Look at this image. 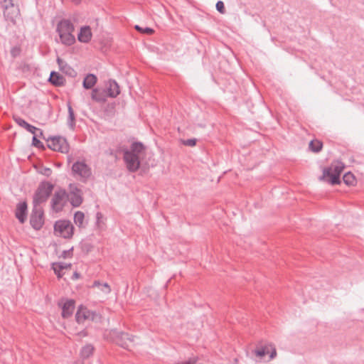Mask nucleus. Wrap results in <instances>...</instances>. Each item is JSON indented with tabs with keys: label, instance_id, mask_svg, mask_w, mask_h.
Here are the masks:
<instances>
[{
	"label": "nucleus",
	"instance_id": "b1692460",
	"mask_svg": "<svg viewBox=\"0 0 364 364\" xmlns=\"http://www.w3.org/2000/svg\"><path fill=\"white\" fill-rule=\"evenodd\" d=\"M85 219V215L81 211H77L74 215V222L75 225L79 228L84 227L83 223Z\"/></svg>",
	"mask_w": 364,
	"mask_h": 364
},
{
	"label": "nucleus",
	"instance_id": "412c9836",
	"mask_svg": "<svg viewBox=\"0 0 364 364\" xmlns=\"http://www.w3.org/2000/svg\"><path fill=\"white\" fill-rule=\"evenodd\" d=\"M71 264H67L65 262H55L52 264V268L55 272V274L57 275L58 278H61L63 277V274L61 272L63 269L70 268Z\"/></svg>",
	"mask_w": 364,
	"mask_h": 364
},
{
	"label": "nucleus",
	"instance_id": "0eeeda50",
	"mask_svg": "<svg viewBox=\"0 0 364 364\" xmlns=\"http://www.w3.org/2000/svg\"><path fill=\"white\" fill-rule=\"evenodd\" d=\"M74 227L69 220H60L54 224L55 235L65 239H70L73 235Z\"/></svg>",
	"mask_w": 364,
	"mask_h": 364
},
{
	"label": "nucleus",
	"instance_id": "c9c22d12",
	"mask_svg": "<svg viewBox=\"0 0 364 364\" xmlns=\"http://www.w3.org/2000/svg\"><path fill=\"white\" fill-rule=\"evenodd\" d=\"M182 144L183 145L188 146H194L196 144V139H184L182 141Z\"/></svg>",
	"mask_w": 364,
	"mask_h": 364
},
{
	"label": "nucleus",
	"instance_id": "423d86ee",
	"mask_svg": "<svg viewBox=\"0 0 364 364\" xmlns=\"http://www.w3.org/2000/svg\"><path fill=\"white\" fill-rule=\"evenodd\" d=\"M72 175L85 182L92 175L91 168L83 161H75L71 168Z\"/></svg>",
	"mask_w": 364,
	"mask_h": 364
},
{
	"label": "nucleus",
	"instance_id": "20e7f679",
	"mask_svg": "<svg viewBox=\"0 0 364 364\" xmlns=\"http://www.w3.org/2000/svg\"><path fill=\"white\" fill-rule=\"evenodd\" d=\"M343 168L344 166L342 163H337L330 167L324 168L323 169V174L319 177V180H324L326 177H328V182L331 184H339L341 183L340 175Z\"/></svg>",
	"mask_w": 364,
	"mask_h": 364
},
{
	"label": "nucleus",
	"instance_id": "f8f14e48",
	"mask_svg": "<svg viewBox=\"0 0 364 364\" xmlns=\"http://www.w3.org/2000/svg\"><path fill=\"white\" fill-rule=\"evenodd\" d=\"M68 200L73 207H79L82 201V192L75 184H70L69 187Z\"/></svg>",
	"mask_w": 364,
	"mask_h": 364
},
{
	"label": "nucleus",
	"instance_id": "cd10ccee",
	"mask_svg": "<svg viewBox=\"0 0 364 364\" xmlns=\"http://www.w3.org/2000/svg\"><path fill=\"white\" fill-rule=\"evenodd\" d=\"M68 125L73 129L75 126V114L73 109L70 105H68Z\"/></svg>",
	"mask_w": 364,
	"mask_h": 364
},
{
	"label": "nucleus",
	"instance_id": "4be33fe9",
	"mask_svg": "<svg viewBox=\"0 0 364 364\" xmlns=\"http://www.w3.org/2000/svg\"><path fill=\"white\" fill-rule=\"evenodd\" d=\"M97 77L94 74H88L84 78L82 85L85 89H91L97 82Z\"/></svg>",
	"mask_w": 364,
	"mask_h": 364
},
{
	"label": "nucleus",
	"instance_id": "a19ab883",
	"mask_svg": "<svg viewBox=\"0 0 364 364\" xmlns=\"http://www.w3.org/2000/svg\"><path fill=\"white\" fill-rule=\"evenodd\" d=\"M68 163H70V161H71V157H68Z\"/></svg>",
	"mask_w": 364,
	"mask_h": 364
},
{
	"label": "nucleus",
	"instance_id": "e433bc0d",
	"mask_svg": "<svg viewBox=\"0 0 364 364\" xmlns=\"http://www.w3.org/2000/svg\"><path fill=\"white\" fill-rule=\"evenodd\" d=\"M73 248L71 247L70 249H69L68 250L63 251V252L61 254V257H63L64 259H65L67 257H71L73 255Z\"/></svg>",
	"mask_w": 364,
	"mask_h": 364
},
{
	"label": "nucleus",
	"instance_id": "6ab92c4d",
	"mask_svg": "<svg viewBox=\"0 0 364 364\" xmlns=\"http://www.w3.org/2000/svg\"><path fill=\"white\" fill-rule=\"evenodd\" d=\"M57 63L58 64L60 70L63 73L70 77H74L76 75V72L75 71V70L72 68L65 61H64L60 58H58Z\"/></svg>",
	"mask_w": 364,
	"mask_h": 364
},
{
	"label": "nucleus",
	"instance_id": "6e6552de",
	"mask_svg": "<svg viewBox=\"0 0 364 364\" xmlns=\"http://www.w3.org/2000/svg\"><path fill=\"white\" fill-rule=\"evenodd\" d=\"M112 336L114 337V341L122 348L131 350V348L134 346V336L129 335L128 333L119 331L117 330H112Z\"/></svg>",
	"mask_w": 364,
	"mask_h": 364
},
{
	"label": "nucleus",
	"instance_id": "5701e85b",
	"mask_svg": "<svg viewBox=\"0 0 364 364\" xmlns=\"http://www.w3.org/2000/svg\"><path fill=\"white\" fill-rule=\"evenodd\" d=\"M93 351V346L91 344H87L82 348L80 350V356L83 359L88 358L90 355H92Z\"/></svg>",
	"mask_w": 364,
	"mask_h": 364
},
{
	"label": "nucleus",
	"instance_id": "ddd939ff",
	"mask_svg": "<svg viewBox=\"0 0 364 364\" xmlns=\"http://www.w3.org/2000/svg\"><path fill=\"white\" fill-rule=\"evenodd\" d=\"M97 316L95 311H90L83 306H80L75 314V320L78 323H82L86 320L94 321Z\"/></svg>",
	"mask_w": 364,
	"mask_h": 364
},
{
	"label": "nucleus",
	"instance_id": "4c0bfd02",
	"mask_svg": "<svg viewBox=\"0 0 364 364\" xmlns=\"http://www.w3.org/2000/svg\"><path fill=\"white\" fill-rule=\"evenodd\" d=\"M51 173H52V171H51V169H50V168H46L44 169V171H43V174H44V175L47 176H49L51 174Z\"/></svg>",
	"mask_w": 364,
	"mask_h": 364
},
{
	"label": "nucleus",
	"instance_id": "79ce46f5",
	"mask_svg": "<svg viewBox=\"0 0 364 364\" xmlns=\"http://www.w3.org/2000/svg\"><path fill=\"white\" fill-rule=\"evenodd\" d=\"M97 218H99V216L100 215V213H98L97 214Z\"/></svg>",
	"mask_w": 364,
	"mask_h": 364
},
{
	"label": "nucleus",
	"instance_id": "ea45409f",
	"mask_svg": "<svg viewBox=\"0 0 364 364\" xmlns=\"http://www.w3.org/2000/svg\"><path fill=\"white\" fill-rule=\"evenodd\" d=\"M73 364H83L82 361H76Z\"/></svg>",
	"mask_w": 364,
	"mask_h": 364
},
{
	"label": "nucleus",
	"instance_id": "a211bd4d",
	"mask_svg": "<svg viewBox=\"0 0 364 364\" xmlns=\"http://www.w3.org/2000/svg\"><path fill=\"white\" fill-rule=\"evenodd\" d=\"M92 36L90 27L85 26L81 27L77 35V39L81 43H87L91 40Z\"/></svg>",
	"mask_w": 364,
	"mask_h": 364
},
{
	"label": "nucleus",
	"instance_id": "a878e982",
	"mask_svg": "<svg viewBox=\"0 0 364 364\" xmlns=\"http://www.w3.org/2000/svg\"><path fill=\"white\" fill-rule=\"evenodd\" d=\"M93 287H98L103 293L108 294L111 292V288L107 283H100L99 281H95Z\"/></svg>",
	"mask_w": 364,
	"mask_h": 364
},
{
	"label": "nucleus",
	"instance_id": "39448f33",
	"mask_svg": "<svg viewBox=\"0 0 364 364\" xmlns=\"http://www.w3.org/2000/svg\"><path fill=\"white\" fill-rule=\"evenodd\" d=\"M1 4L5 20L15 24L16 18L20 15L18 6L14 4V0H4Z\"/></svg>",
	"mask_w": 364,
	"mask_h": 364
},
{
	"label": "nucleus",
	"instance_id": "4468645a",
	"mask_svg": "<svg viewBox=\"0 0 364 364\" xmlns=\"http://www.w3.org/2000/svg\"><path fill=\"white\" fill-rule=\"evenodd\" d=\"M75 302L73 299H63L58 302L62 309V317L68 318L72 316L75 309Z\"/></svg>",
	"mask_w": 364,
	"mask_h": 364
},
{
	"label": "nucleus",
	"instance_id": "2eb2a0df",
	"mask_svg": "<svg viewBox=\"0 0 364 364\" xmlns=\"http://www.w3.org/2000/svg\"><path fill=\"white\" fill-rule=\"evenodd\" d=\"M28 205L26 201L17 204L15 215L21 223H24L27 218Z\"/></svg>",
	"mask_w": 364,
	"mask_h": 364
},
{
	"label": "nucleus",
	"instance_id": "f257e3e1",
	"mask_svg": "<svg viewBox=\"0 0 364 364\" xmlns=\"http://www.w3.org/2000/svg\"><path fill=\"white\" fill-rule=\"evenodd\" d=\"M145 149L141 142L136 141L131 144L129 150L124 151L123 159L129 171L134 173L139 168Z\"/></svg>",
	"mask_w": 364,
	"mask_h": 364
},
{
	"label": "nucleus",
	"instance_id": "9b49d317",
	"mask_svg": "<svg viewBox=\"0 0 364 364\" xmlns=\"http://www.w3.org/2000/svg\"><path fill=\"white\" fill-rule=\"evenodd\" d=\"M48 147L55 151L67 153L69 151V145L66 139L62 136H53L47 139Z\"/></svg>",
	"mask_w": 364,
	"mask_h": 364
},
{
	"label": "nucleus",
	"instance_id": "473e14b6",
	"mask_svg": "<svg viewBox=\"0 0 364 364\" xmlns=\"http://www.w3.org/2000/svg\"><path fill=\"white\" fill-rule=\"evenodd\" d=\"M135 29L143 33H146V34H152L154 33V30L152 28H149V27L142 28L141 27H140L138 25L135 26Z\"/></svg>",
	"mask_w": 364,
	"mask_h": 364
},
{
	"label": "nucleus",
	"instance_id": "c85d7f7f",
	"mask_svg": "<svg viewBox=\"0 0 364 364\" xmlns=\"http://www.w3.org/2000/svg\"><path fill=\"white\" fill-rule=\"evenodd\" d=\"M254 354L257 357H263L264 355L268 353V344L260 348H257L253 350Z\"/></svg>",
	"mask_w": 364,
	"mask_h": 364
},
{
	"label": "nucleus",
	"instance_id": "bb28decb",
	"mask_svg": "<svg viewBox=\"0 0 364 364\" xmlns=\"http://www.w3.org/2000/svg\"><path fill=\"white\" fill-rule=\"evenodd\" d=\"M343 181L346 185L353 186L355 183V178L352 173L348 172L343 175Z\"/></svg>",
	"mask_w": 364,
	"mask_h": 364
},
{
	"label": "nucleus",
	"instance_id": "f3484780",
	"mask_svg": "<svg viewBox=\"0 0 364 364\" xmlns=\"http://www.w3.org/2000/svg\"><path fill=\"white\" fill-rule=\"evenodd\" d=\"M107 97V90L95 88L92 91L91 98L97 102H105Z\"/></svg>",
	"mask_w": 364,
	"mask_h": 364
},
{
	"label": "nucleus",
	"instance_id": "58836bf2",
	"mask_svg": "<svg viewBox=\"0 0 364 364\" xmlns=\"http://www.w3.org/2000/svg\"><path fill=\"white\" fill-rule=\"evenodd\" d=\"M80 277V274L77 273V272H74L73 275V279H78Z\"/></svg>",
	"mask_w": 364,
	"mask_h": 364
},
{
	"label": "nucleus",
	"instance_id": "9d476101",
	"mask_svg": "<svg viewBox=\"0 0 364 364\" xmlns=\"http://www.w3.org/2000/svg\"><path fill=\"white\" fill-rule=\"evenodd\" d=\"M30 224L36 230H41L44 225V212L41 206H33L30 215Z\"/></svg>",
	"mask_w": 364,
	"mask_h": 364
},
{
	"label": "nucleus",
	"instance_id": "f03ea898",
	"mask_svg": "<svg viewBox=\"0 0 364 364\" xmlns=\"http://www.w3.org/2000/svg\"><path fill=\"white\" fill-rule=\"evenodd\" d=\"M75 26L69 19L60 20L56 27L60 41L62 44L70 46L75 43V37L73 35Z\"/></svg>",
	"mask_w": 364,
	"mask_h": 364
},
{
	"label": "nucleus",
	"instance_id": "2f4dec72",
	"mask_svg": "<svg viewBox=\"0 0 364 364\" xmlns=\"http://www.w3.org/2000/svg\"><path fill=\"white\" fill-rule=\"evenodd\" d=\"M215 7L217 11L222 14H224L226 11L224 3L222 1H218L215 4Z\"/></svg>",
	"mask_w": 364,
	"mask_h": 364
},
{
	"label": "nucleus",
	"instance_id": "7c9ffc66",
	"mask_svg": "<svg viewBox=\"0 0 364 364\" xmlns=\"http://www.w3.org/2000/svg\"><path fill=\"white\" fill-rule=\"evenodd\" d=\"M38 135H34L32 139V144L39 149H44L43 144L37 138Z\"/></svg>",
	"mask_w": 364,
	"mask_h": 364
},
{
	"label": "nucleus",
	"instance_id": "7ed1b4c3",
	"mask_svg": "<svg viewBox=\"0 0 364 364\" xmlns=\"http://www.w3.org/2000/svg\"><path fill=\"white\" fill-rule=\"evenodd\" d=\"M54 186L49 181L41 182L33 196V206H41L47 201L52 193Z\"/></svg>",
	"mask_w": 364,
	"mask_h": 364
},
{
	"label": "nucleus",
	"instance_id": "dca6fc26",
	"mask_svg": "<svg viewBox=\"0 0 364 364\" xmlns=\"http://www.w3.org/2000/svg\"><path fill=\"white\" fill-rule=\"evenodd\" d=\"M107 93L109 97L114 98L120 93L119 86L114 80H109L107 84Z\"/></svg>",
	"mask_w": 364,
	"mask_h": 364
},
{
	"label": "nucleus",
	"instance_id": "aec40b11",
	"mask_svg": "<svg viewBox=\"0 0 364 364\" xmlns=\"http://www.w3.org/2000/svg\"><path fill=\"white\" fill-rule=\"evenodd\" d=\"M48 80L52 85L55 86H62L65 82L64 77L55 71H52L50 73Z\"/></svg>",
	"mask_w": 364,
	"mask_h": 364
},
{
	"label": "nucleus",
	"instance_id": "1a4fd4ad",
	"mask_svg": "<svg viewBox=\"0 0 364 364\" xmlns=\"http://www.w3.org/2000/svg\"><path fill=\"white\" fill-rule=\"evenodd\" d=\"M68 198V194L65 190L60 188L56 191L50 200L52 210L56 213L61 211L66 204Z\"/></svg>",
	"mask_w": 364,
	"mask_h": 364
},
{
	"label": "nucleus",
	"instance_id": "f704fd0d",
	"mask_svg": "<svg viewBox=\"0 0 364 364\" xmlns=\"http://www.w3.org/2000/svg\"><path fill=\"white\" fill-rule=\"evenodd\" d=\"M270 349L269 358L271 360L274 359L277 356V350L274 346L272 343H268V350Z\"/></svg>",
	"mask_w": 364,
	"mask_h": 364
},
{
	"label": "nucleus",
	"instance_id": "c756f323",
	"mask_svg": "<svg viewBox=\"0 0 364 364\" xmlns=\"http://www.w3.org/2000/svg\"><path fill=\"white\" fill-rule=\"evenodd\" d=\"M28 132H29L30 133L33 134V136L34 135H37L36 134V132H39V136H42L43 135V131L30 124H28L27 127L25 128Z\"/></svg>",
	"mask_w": 364,
	"mask_h": 364
},
{
	"label": "nucleus",
	"instance_id": "72a5a7b5",
	"mask_svg": "<svg viewBox=\"0 0 364 364\" xmlns=\"http://www.w3.org/2000/svg\"><path fill=\"white\" fill-rule=\"evenodd\" d=\"M14 121L16 122L18 125L24 129L26 128L28 124V123L26 121H25L23 119L19 117H14Z\"/></svg>",
	"mask_w": 364,
	"mask_h": 364
},
{
	"label": "nucleus",
	"instance_id": "393cba45",
	"mask_svg": "<svg viewBox=\"0 0 364 364\" xmlns=\"http://www.w3.org/2000/svg\"><path fill=\"white\" fill-rule=\"evenodd\" d=\"M309 147L313 152L318 153L322 149L323 144L319 140H312L310 141Z\"/></svg>",
	"mask_w": 364,
	"mask_h": 364
}]
</instances>
